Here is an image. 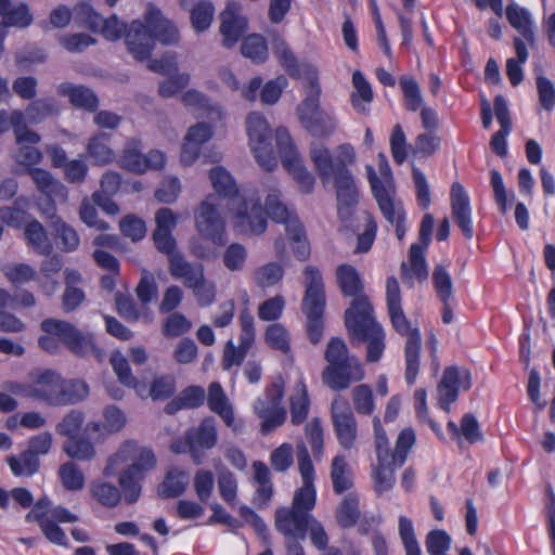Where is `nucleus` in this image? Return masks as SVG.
Returning <instances> with one entry per match:
<instances>
[{
    "label": "nucleus",
    "instance_id": "8fccbe9b",
    "mask_svg": "<svg viewBox=\"0 0 555 555\" xmlns=\"http://www.w3.org/2000/svg\"><path fill=\"white\" fill-rule=\"evenodd\" d=\"M288 241L291 242L295 257L305 261L310 256V246L306 237L305 227L301 221H293L286 231Z\"/></svg>",
    "mask_w": 555,
    "mask_h": 555
},
{
    "label": "nucleus",
    "instance_id": "20e7f679",
    "mask_svg": "<svg viewBox=\"0 0 555 555\" xmlns=\"http://www.w3.org/2000/svg\"><path fill=\"white\" fill-rule=\"evenodd\" d=\"M356 155L352 145L338 146V155L333 158L326 147H318L311 151V159L322 180H327L332 175L337 195V214L339 220L349 228L354 208L359 202V192L348 165L354 162Z\"/></svg>",
    "mask_w": 555,
    "mask_h": 555
},
{
    "label": "nucleus",
    "instance_id": "9d476101",
    "mask_svg": "<svg viewBox=\"0 0 555 555\" xmlns=\"http://www.w3.org/2000/svg\"><path fill=\"white\" fill-rule=\"evenodd\" d=\"M35 389L37 400L44 401L48 404H60L65 401L77 402L86 398L89 393V387L85 382L74 380L69 385V389L75 391L66 398L67 390L64 388L63 379L59 373L52 370H43L36 374Z\"/></svg>",
    "mask_w": 555,
    "mask_h": 555
},
{
    "label": "nucleus",
    "instance_id": "4c0bfd02",
    "mask_svg": "<svg viewBox=\"0 0 555 555\" xmlns=\"http://www.w3.org/2000/svg\"><path fill=\"white\" fill-rule=\"evenodd\" d=\"M28 175L43 196H67L65 185L43 168H29Z\"/></svg>",
    "mask_w": 555,
    "mask_h": 555
},
{
    "label": "nucleus",
    "instance_id": "b1692460",
    "mask_svg": "<svg viewBox=\"0 0 555 555\" xmlns=\"http://www.w3.org/2000/svg\"><path fill=\"white\" fill-rule=\"evenodd\" d=\"M65 289L62 295V309L65 313L75 311L85 300L86 294L78 285L82 283L81 273L77 269L64 271Z\"/></svg>",
    "mask_w": 555,
    "mask_h": 555
},
{
    "label": "nucleus",
    "instance_id": "ea45409f",
    "mask_svg": "<svg viewBox=\"0 0 555 555\" xmlns=\"http://www.w3.org/2000/svg\"><path fill=\"white\" fill-rule=\"evenodd\" d=\"M52 229L55 243L62 251L72 253L78 249L80 237L72 225L62 218H56L52 221Z\"/></svg>",
    "mask_w": 555,
    "mask_h": 555
},
{
    "label": "nucleus",
    "instance_id": "c03bdc74",
    "mask_svg": "<svg viewBox=\"0 0 555 555\" xmlns=\"http://www.w3.org/2000/svg\"><path fill=\"white\" fill-rule=\"evenodd\" d=\"M90 492L100 505L107 508L116 507L121 501L120 490L115 485L103 480L92 481Z\"/></svg>",
    "mask_w": 555,
    "mask_h": 555
},
{
    "label": "nucleus",
    "instance_id": "13d9d810",
    "mask_svg": "<svg viewBox=\"0 0 555 555\" xmlns=\"http://www.w3.org/2000/svg\"><path fill=\"white\" fill-rule=\"evenodd\" d=\"M283 167L292 175L301 193L310 194L313 192L315 178L307 170L302 164L301 157L292 162V165L287 164Z\"/></svg>",
    "mask_w": 555,
    "mask_h": 555
},
{
    "label": "nucleus",
    "instance_id": "f8f14e48",
    "mask_svg": "<svg viewBox=\"0 0 555 555\" xmlns=\"http://www.w3.org/2000/svg\"><path fill=\"white\" fill-rule=\"evenodd\" d=\"M284 384L272 383L267 386L262 397L254 403V412L260 418V431L269 435L281 427L286 421V409L282 405L284 397Z\"/></svg>",
    "mask_w": 555,
    "mask_h": 555
},
{
    "label": "nucleus",
    "instance_id": "2eb2a0df",
    "mask_svg": "<svg viewBox=\"0 0 555 555\" xmlns=\"http://www.w3.org/2000/svg\"><path fill=\"white\" fill-rule=\"evenodd\" d=\"M238 321L241 326L238 345L235 346L232 340L225 344L222 357L223 370H230L232 366L241 365L255 344V322L248 309L241 311Z\"/></svg>",
    "mask_w": 555,
    "mask_h": 555
},
{
    "label": "nucleus",
    "instance_id": "0eeeda50",
    "mask_svg": "<svg viewBox=\"0 0 555 555\" xmlns=\"http://www.w3.org/2000/svg\"><path fill=\"white\" fill-rule=\"evenodd\" d=\"M326 366L322 372L323 383L334 391L347 389L352 383L361 382L364 367L356 354H351L345 340L332 337L324 351Z\"/></svg>",
    "mask_w": 555,
    "mask_h": 555
},
{
    "label": "nucleus",
    "instance_id": "79ce46f5",
    "mask_svg": "<svg viewBox=\"0 0 555 555\" xmlns=\"http://www.w3.org/2000/svg\"><path fill=\"white\" fill-rule=\"evenodd\" d=\"M119 164L131 172L144 173L146 171L145 157L141 152L140 140L132 138L126 143Z\"/></svg>",
    "mask_w": 555,
    "mask_h": 555
},
{
    "label": "nucleus",
    "instance_id": "a19ab883",
    "mask_svg": "<svg viewBox=\"0 0 555 555\" xmlns=\"http://www.w3.org/2000/svg\"><path fill=\"white\" fill-rule=\"evenodd\" d=\"M505 14L511 26L519 31L527 41L532 42L534 34L528 10L516 3H509L505 9Z\"/></svg>",
    "mask_w": 555,
    "mask_h": 555
},
{
    "label": "nucleus",
    "instance_id": "69168bd1",
    "mask_svg": "<svg viewBox=\"0 0 555 555\" xmlns=\"http://www.w3.org/2000/svg\"><path fill=\"white\" fill-rule=\"evenodd\" d=\"M283 275L284 269L280 263L269 262L255 271L254 280L259 287L266 288L278 284Z\"/></svg>",
    "mask_w": 555,
    "mask_h": 555
},
{
    "label": "nucleus",
    "instance_id": "603ef678",
    "mask_svg": "<svg viewBox=\"0 0 555 555\" xmlns=\"http://www.w3.org/2000/svg\"><path fill=\"white\" fill-rule=\"evenodd\" d=\"M214 16L215 7L208 0L197 2L190 12L191 24L196 33L207 30L214 21Z\"/></svg>",
    "mask_w": 555,
    "mask_h": 555
},
{
    "label": "nucleus",
    "instance_id": "37998d69",
    "mask_svg": "<svg viewBox=\"0 0 555 555\" xmlns=\"http://www.w3.org/2000/svg\"><path fill=\"white\" fill-rule=\"evenodd\" d=\"M308 85L309 91L297 108L300 121L309 120L313 115L322 112L320 107L321 88L315 74L309 77Z\"/></svg>",
    "mask_w": 555,
    "mask_h": 555
},
{
    "label": "nucleus",
    "instance_id": "f03ea898",
    "mask_svg": "<svg viewBox=\"0 0 555 555\" xmlns=\"http://www.w3.org/2000/svg\"><path fill=\"white\" fill-rule=\"evenodd\" d=\"M336 282L344 297H352L345 311V326L351 340L366 344V361L378 362L386 348V333L374 315V307L357 269L349 263L336 268Z\"/></svg>",
    "mask_w": 555,
    "mask_h": 555
},
{
    "label": "nucleus",
    "instance_id": "1a4fd4ad",
    "mask_svg": "<svg viewBox=\"0 0 555 555\" xmlns=\"http://www.w3.org/2000/svg\"><path fill=\"white\" fill-rule=\"evenodd\" d=\"M383 181L377 177L373 167H369V182L374 198L376 199L383 217L387 222L395 225L396 236L401 242L406 233V216L401 205H396L393 201L392 175L388 164L380 167Z\"/></svg>",
    "mask_w": 555,
    "mask_h": 555
},
{
    "label": "nucleus",
    "instance_id": "f3484780",
    "mask_svg": "<svg viewBox=\"0 0 555 555\" xmlns=\"http://www.w3.org/2000/svg\"><path fill=\"white\" fill-rule=\"evenodd\" d=\"M434 224V216L431 214H425L420 224V242L413 243L409 250L411 271L420 282L428 278V266L425 254L431 243Z\"/></svg>",
    "mask_w": 555,
    "mask_h": 555
},
{
    "label": "nucleus",
    "instance_id": "0e129e2a",
    "mask_svg": "<svg viewBox=\"0 0 555 555\" xmlns=\"http://www.w3.org/2000/svg\"><path fill=\"white\" fill-rule=\"evenodd\" d=\"M59 477L63 487L69 491L81 490L85 486V476L74 462H66L59 468Z\"/></svg>",
    "mask_w": 555,
    "mask_h": 555
},
{
    "label": "nucleus",
    "instance_id": "6e6552de",
    "mask_svg": "<svg viewBox=\"0 0 555 555\" xmlns=\"http://www.w3.org/2000/svg\"><path fill=\"white\" fill-rule=\"evenodd\" d=\"M306 292L301 309L307 317L306 332L311 344L321 341L324 331V312L326 307L325 287L321 271L314 266H307L305 271Z\"/></svg>",
    "mask_w": 555,
    "mask_h": 555
},
{
    "label": "nucleus",
    "instance_id": "f257e3e1",
    "mask_svg": "<svg viewBox=\"0 0 555 555\" xmlns=\"http://www.w3.org/2000/svg\"><path fill=\"white\" fill-rule=\"evenodd\" d=\"M209 178L217 195L210 194L202 202L195 217L198 232L217 246L225 245V222L218 206L221 199H227L229 209L234 214V227L238 233L262 234L268 223L258 192L253 190L240 193L234 178L221 166L210 169Z\"/></svg>",
    "mask_w": 555,
    "mask_h": 555
},
{
    "label": "nucleus",
    "instance_id": "dca6fc26",
    "mask_svg": "<svg viewBox=\"0 0 555 555\" xmlns=\"http://www.w3.org/2000/svg\"><path fill=\"white\" fill-rule=\"evenodd\" d=\"M173 271L172 278L182 281L186 288L193 291L198 306L212 305L216 299V288L214 284L207 283L202 263L177 264Z\"/></svg>",
    "mask_w": 555,
    "mask_h": 555
},
{
    "label": "nucleus",
    "instance_id": "4be33fe9",
    "mask_svg": "<svg viewBox=\"0 0 555 555\" xmlns=\"http://www.w3.org/2000/svg\"><path fill=\"white\" fill-rule=\"evenodd\" d=\"M212 137L209 124L201 121L190 127L181 146L180 162L184 166L193 165L201 155L202 145Z\"/></svg>",
    "mask_w": 555,
    "mask_h": 555
},
{
    "label": "nucleus",
    "instance_id": "5701e85b",
    "mask_svg": "<svg viewBox=\"0 0 555 555\" xmlns=\"http://www.w3.org/2000/svg\"><path fill=\"white\" fill-rule=\"evenodd\" d=\"M60 96L68 98L70 104L87 112L94 113L99 108L98 95L88 87L73 85L70 82L60 83L57 87Z\"/></svg>",
    "mask_w": 555,
    "mask_h": 555
},
{
    "label": "nucleus",
    "instance_id": "c9c22d12",
    "mask_svg": "<svg viewBox=\"0 0 555 555\" xmlns=\"http://www.w3.org/2000/svg\"><path fill=\"white\" fill-rule=\"evenodd\" d=\"M111 134L98 132L93 134L88 142L87 152L96 166H105L115 159V153L108 145Z\"/></svg>",
    "mask_w": 555,
    "mask_h": 555
},
{
    "label": "nucleus",
    "instance_id": "2f4dec72",
    "mask_svg": "<svg viewBox=\"0 0 555 555\" xmlns=\"http://www.w3.org/2000/svg\"><path fill=\"white\" fill-rule=\"evenodd\" d=\"M217 429L212 417L204 418L196 428L185 434L186 444L197 446L202 449H212L217 443Z\"/></svg>",
    "mask_w": 555,
    "mask_h": 555
},
{
    "label": "nucleus",
    "instance_id": "774afa93",
    "mask_svg": "<svg viewBox=\"0 0 555 555\" xmlns=\"http://www.w3.org/2000/svg\"><path fill=\"white\" fill-rule=\"evenodd\" d=\"M451 537L447 531L434 529L426 535V551L429 555H446L451 547Z\"/></svg>",
    "mask_w": 555,
    "mask_h": 555
},
{
    "label": "nucleus",
    "instance_id": "423d86ee",
    "mask_svg": "<svg viewBox=\"0 0 555 555\" xmlns=\"http://www.w3.org/2000/svg\"><path fill=\"white\" fill-rule=\"evenodd\" d=\"M386 306L390 324L393 331L405 336V382L412 386L415 384L420 372V352L422 347V334L417 327L412 328L411 321L404 313L399 282L396 276L386 280Z\"/></svg>",
    "mask_w": 555,
    "mask_h": 555
},
{
    "label": "nucleus",
    "instance_id": "412c9836",
    "mask_svg": "<svg viewBox=\"0 0 555 555\" xmlns=\"http://www.w3.org/2000/svg\"><path fill=\"white\" fill-rule=\"evenodd\" d=\"M220 34L225 48H233L244 36L247 29V18L240 14V5L229 2L220 14Z\"/></svg>",
    "mask_w": 555,
    "mask_h": 555
},
{
    "label": "nucleus",
    "instance_id": "3c124183",
    "mask_svg": "<svg viewBox=\"0 0 555 555\" xmlns=\"http://www.w3.org/2000/svg\"><path fill=\"white\" fill-rule=\"evenodd\" d=\"M74 22L82 28L98 33L102 24V15L88 2H79L73 9Z\"/></svg>",
    "mask_w": 555,
    "mask_h": 555
},
{
    "label": "nucleus",
    "instance_id": "4468645a",
    "mask_svg": "<svg viewBox=\"0 0 555 555\" xmlns=\"http://www.w3.org/2000/svg\"><path fill=\"white\" fill-rule=\"evenodd\" d=\"M331 420L340 447L345 450L352 449L358 438V422L346 398L337 396L333 400Z\"/></svg>",
    "mask_w": 555,
    "mask_h": 555
},
{
    "label": "nucleus",
    "instance_id": "e433bc0d",
    "mask_svg": "<svg viewBox=\"0 0 555 555\" xmlns=\"http://www.w3.org/2000/svg\"><path fill=\"white\" fill-rule=\"evenodd\" d=\"M272 50L280 65L284 68L287 75L293 79H300L302 74L299 62L287 42L279 35H275L272 40Z\"/></svg>",
    "mask_w": 555,
    "mask_h": 555
},
{
    "label": "nucleus",
    "instance_id": "49530a36",
    "mask_svg": "<svg viewBox=\"0 0 555 555\" xmlns=\"http://www.w3.org/2000/svg\"><path fill=\"white\" fill-rule=\"evenodd\" d=\"M242 54L255 64H262L268 60V44L263 36L251 34L244 38L241 46Z\"/></svg>",
    "mask_w": 555,
    "mask_h": 555
},
{
    "label": "nucleus",
    "instance_id": "f704fd0d",
    "mask_svg": "<svg viewBox=\"0 0 555 555\" xmlns=\"http://www.w3.org/2000/svg\"><path fill=\"white\" fill-rule=\"evenodd\" d=\"M447 429L452 439L457 441L461 438V434L470 444H475L483 439L480 425L475 415L472 413H466L462 416L460 427L455 424V422L449 421L447 423Z\"/></svg>",
    "mask_w": 555,
    "mask_h": 555
},
{
    "label": "nucleus",
    "instance_id": "6e6d98bb",
    "mask_svg": "<svg viewBox=\"0 0 555 555\" xmlns=\"http://www.w3.org/2000/svg\"><path fill=\"white\" fill-rule=\"evenodd\" d=\"M275 141L283 166L292 165V162L300 158L293 138L286 128L280 127L275 130Z\"/></svg>",
    "mask_w": 555,
    "mask_h": 555
},
{
    "label": "nucleus",
    "instance_id": "aec40b11",
    "mask_svg": "<svg viewBox=\"0 0 555 555\" xmlns=\"http://www.w3.org/2000/svg\"><path fill=\"white\" fill-rule=\"evenodd\" d=\"M451 214L454 223L465 238L474 236L470 198L460 182H453L450 190Z\"/></svg>",
    "mask_w": 555,
    "mask_h": 555
},
{
    "label": "nucleus",
    "instance_id": "e2e57ef3",
    "mask_svg": "<svg viewBox=\"0 0 555 555\" xmlns=\"http://www.w3.org/2000/svg\"><path fill=\"white\" fill-rule=\"evenodd\" d=\"M399 535L403 544L405 555H422L413 522L406 516L399 517Z\"/></svg>",
    "mask_w": 555,
    "mask_h": 555
},
{
    "label": "nucleus",
    "instance_id": "a211bd4d",
    "mask_svg": "<svg viewBox=\"0 0 555 555\" xmlns=\"http://www.w3.org/2000/svg\"><path fill=\"white\" fill-rule=\"evenodd\" d=\"M102 440V423L89 422L80 435L67 439L63 446L64 452L74 460L90 461L95 456L93 442Z\"/></svg>",
    "mask_w": 555,
    "mask_h": 555
},
{
    "label": "nucleus",
    "instance_id": "09e8293b",
    "mask_svg": "<svg viewBox=\"0 0 555 555\" xmlns=\"http://www.w3.org/2000/svg\"><path fill=\"white\" fill-rule=\"evenodd\" d=\"M12 474L16 477H31L38 473L40 468V460L31 453V451H23L18 457L9 456L7 460Z\"/></svg>",
    "mask_w": 555,
    "mask_h": 555
},
{
    "label": "nucleus",
    "instance_id": "39448f33",
    "mask_svg": "<svg viewBox=\"0 0 555 555\" xmlns=\"http://www.w3.org/2000/svg\"><path fill=\"white\" fill-rule=\"evenodd\" d=\"M40 330L43 334L38 337V347L48 354H60L65 347L78 358L102 357L103 351L96 345L94 334L80 331L69 321L47 318L41 321Z\"/></svg>",
    "mask_w": 555,
    "mask_h": 555
},
{
    "label": "nucleus",
    "instance_id": "a878e982",
    "mask_svg": "<svg viewBox=\"0 0 555 555\" xmlns=\"http://www.w3.org/2000/svg\"><path fill=\"white\" fill-rule=\"evenodd\" d=\"M153 241L156 249L167 256L168 270L171 276L175 274L173 269L177 264L181 266L190 263L183 254L177 249V242L172 235V232L154 230Z\"/></svg>",
    "mask_w": 555,
    "mask_h": 555
},
{
    "label": "nucleus",
    "instance_id": "393cba45",
    "mask_svg": "<svg viewBox=\"0 0 555 555\" xmlns=\"http://www.w3.org/2000/svg\"><path fill=\"white\" fill-rule=\"evenodd\" d=\"M399 467L395 466L393 461L385 452L378 453L377 464L373 467L372 473L374 490L378 496L393 488L395 473Z\"/></svg>",
    "mask_w": 555,
    "mask_h": 555
},
{
    "label": "nucleus",
    "instance_id": "864d4df0",
    "mask_svg": "<svg viewBox=\"0 0 555 555\" xmlns=\"http://www.w3.org/2000/svg\"><path fill=\"white\" fill-rule=\"evenodd\" d=\"M399 83L403 93L404 107L410 112H417L422 108L423 96L418 82L414 77L402 76Z\"/></svg>",
    "mask_w": 555,
    "mask_h": 555
},
{
    "label": "nucleus",
    "instance_id": "7c9ffc66",
    "mask_svg": "<svg viewBox=\"0 0 555 555\" xmlns=\"http://www.w3.org/2000/svg\"><path fill=\"white\" fill-rule=\"evenodd\" d=\"M207 403L209 409L218 414L228 427H234L233 409L229 404L224 390L219 383L212 382L208 386Z\"/></svg>",
    "mask_w": 555,
    "mask_h": 555
},
{
    "label": "nucleus",
    "instance_id": "58836bf2",
    "mask_svg": "<svg viewBox=\"0 0 555 555\" xmlns=\"http://www.w3.org/2000/svg\"><path fill=\"white\" fill-rule=\"evenodd\" d=\"M189 485V475L185 470L173 467L169 469L158 487V493L164 499H173L182 495Z\"/></svg>",
    "mask_w": 555,
    "mask_h": 555
},
{
    "label": "nucleus",
    "instance_id": "a18cd8bd",
    "mask_svg": "<svg viewBox=\"0 0 555 555\" xmlns=\"http://www.w3.org/2000/svg\"><path fill=\"white\" fill-rule=\"evenodd\" d=\"M264 341L270 349L284 354H289L292 351L291 334L281 323H272L267 326L264 331Z\"/></svg>",
    "mask_w": 555,
    "mask_h": 555
},
{
    "label": "nucleus",
    "instance_id": "cd10ccee",
    "mask_svg": "<svg viewBox=\"0 0 555 555\" xmlns=\"http://www.w3.org/2000/svg\"><path fill=\"white\" fill-rule=\"evenodd\" d=\"M281 192L276 189L272 190L266 197V206L262 207L264 218L268 217L276 223L285 225V231L293 221H300L298 217L288 209L281 199Z\"/></svg>",
    "mask_w": 555,
    "mask_h": 555
},
{
    "label": "nucleus",
    "instance_id": "338daca9",
    "mask_svg": "<svg viewBox=\"0 0 555 555\" xmlns=\"http://www.w3.org/2000/svg\"><path fill=\"white\" fill-rule=\"evenodd\" d=\"M56 112L55 101L52 98L37 99L26 107L28 120L39 124Z\"/></svg>",
    "mask_w": 555,
    "mask_h": 555
},
{
    "label": "nucleus",
    "instance_id": "c85d7f7f",
    "mask_svg": "<svg viewBox=\"0 0 555 555\" xmlns=\"http://www.w3.org/2000/svg\"><path fill=\"white\" fill-rule=\"evenodd\" d=\"M23 230L24 240L31 249L42 256L52 254L53 245L48 237L46 228L40 221L33 218L25 224Z\"/></svg>",
    "mask_w": 555,
    "mask_h": 555
},
{
    "label": "nucleus",
    "instance_id": "c756f323",
    "mask_svg": "<svg viewBox=\"0 0 555 555\" xmlns=\"http://www.w3.org/2000/svg\"><path fill=\"white\" fill-rule=\"evenodd\" d=\"M294 390L295 392L289 397L291 423L299 426L308 418L311 400L302 378L297 382Z\"/></svg>",
    "mask_w": 555,
    "mask_h": 555
},
{
    "label": "nucleus",
    "instance_id": "052dcab7",
    "mask_svg": "<svg viewBox=\"0 0 555 555\" xmlns=\"http://www.w3.org/2000/svg\"><path fill=\"white\" fill-rule=\"evenodd\" d=\"M20 199L14 202L12 206L0 207V220L9 228L21 230L33 217L23 208L18 207Z\"/></svg>",
    "mask_w": 555,
    "mask_h": 555
},
{
    "label": "nucleus",
    "instance_id": "bb28decb",
    "mask_svg": "<svg viewBox=\"0 0 555 555\" xmlns=\"http://www.w3.org/2000/svg\"><path fill=\"white\" fill-rule=\"evenodd\" d=\"M27 522H37L44 538L52 544L68 546L65 531L54 520L46 516V512L29 511L25 517Z\"/></svg>",
    "mask_w": 555,
    "mask_h": 555
},
{
    "label": "nucleus",
    "instance_id": "ddd939ff",
    "mask_svg": "<svg viewBox=\"0 0 555 555\" xmlns=\"http://www.w3.org/2000/svg\"><path fill=\"white\" fill-rule=\"evenodd\" d=\"M155 465L156 457L153 450L142 448L134 462L121 472L118 482L127 504H133L140 499L142 491L141 482L145 474L153 469Z\"/></svg>",
    "mask_w": 555,
    "mask_h": 555
},
{
    "label": "nucleus",
    "instance_id": "5fc2aeb1",
    "mask_svg": "<svg viewBox=\"0 0 555 555\" xmlns=\"http://www.w3.org/2000/svg\"><path fill=\"white\" fill-rule=\"evenodd\" d=\"M415 441L416 435L413 428L405 427L400 431L396 441V448L393 451H390V459L393 461L395 466H403Z\"/></svg>",
    "mask_w": 555,
    "mask_h": 555
},
{
    "label": "nucleus",
    "instance_id": "9b49d317",
    "mask_svg": "<svg viewBox=\"0 0 555 555\" xmlns=\"http://www.w3.org/2000/svg\"><path fill=\"white\" fill-rule=\"evenodd\" d=\"M246 130L254 156L261 168L272 171L278 166V159L271 143V128L264 116L251 112L246 119Z\"/></svg>",
    "mask_w": 555,
    "mask_h": 555
},
{
    "label": "nucleus",
    "instance_id": "6ab92c4d",
    "mask_svg": "<svg viewBox=\"0 0 555 555\" xmlns=\"http://www.w3.org/2000/svg\"><path fill=\"white\" fill-rule=\"evenodd\" d=\"M313 517L294 507H279L275 511V528L291 540H305Z\"/></svg>",
    "mask_w": 555,
    "mask_h": 555
},
{
    "label": "nucleus",
    "instance_id": "de8ad7c7",
    "mask_svg": "<svg viewBox=\"0 0 555 555\" xmlns=\"http://www.w3.org/2000/svg\"><path fill=\"white\" fill-rule=\"evenodd\" d=\"M360 515L359 499L352 493L346 495L336 509L337 524L344 529L353 527Z\"/></svg>",
    "mask_w": 555,
    "mask_h": 555
},
{
    "label": "nucleus",
    "instance_id": "680f3d73",
    "mask_svg": "<svg viewBox=\"0 0 555 555\" xmlns=\"http://www.w3.org/2000/svg\"><path fill=\"white\" fill-rule=\"evenodd\" d=\"M433 285L440 301H450L453 294V283L444 266L437 264L434 268Z\"/></svg>",
    "mask_w": 555,
    "mask_h": 555
},
{
    "label": "nucleus",
    "instance_id": "7ed1b4c3",
    "mask_svg": "<svg viewBox=\"0 0 555 555\" xmlns=\"http://www.w3.org/2000/svg\"><path fill=\"white\" fill-rule=\"evenodd\" d=\"M104 38L111 41L119 40L125 36V42L129 53L138 61H145L151 56L155 42L163 44L177 43L179 31L176 25L164 17L162 11L153 3H149L144 13V22L134 20L129 28L113 14L107 18L102 17L99 30Z\"/></svg>",
    "mask_w": 555,
    "mask_h": 555
},
{
    "label": "nucleus",
    "instance_id": "72a5a7b5",
    "mask_svg": "<svg viewBox=\"0 0 555 555\" xmlns=\"http://www.w3.org/2000/svg\"><path fill=\"white\" fill-rule=\"evenodd\" d=\"M331 480L336 494H343L353 487V474L345 455L338 454L332 460Z\"/></svg>",
    "mask_w": 555,
    "mask_h": 555
},
{
    "label": "nucleus",
    "instance_id": "bf43d9fd",
    "mask_svg": "<svg viewBox=\"0 0 555 555\" xmlns=\"http://www.w3.org/2000/svg\"><path fill=\"white\" fill-rule=\"evenodd\" d=\"M3 274L15 287L37 280V271L30 264L23 262L7 264L3 268Z\"/></svg>",
    "mask_w": 555,
    "mask_h": 555
},
{
    "label": "nucleus",
    "instance_id": "473e14b6",
    "mask_svg": "<svg viewBox=\"0 0 555 555\" xmlns=\"http://www.w3.org/2000/svg\"><path fill=\"white\" fill-rule=\"evenodd\" d=\"M352 85L354 90L351 92L350 101L353 108L360 114H367V105L373 102L374 93L371 83L362 72L356 70L352 74Z\"/></svg>",
    "mask_w": 555,
    "mask_h": 555
},
{
    "label": "nucleus",
    "instance_id": "4d7b16f0",
    "mask_svg": "<svg viewBox=\"0 0 555 555\" xmlns=\"http://www.w3.org/2000/svg\"><path fill=\"white\" fill-rule=\"evenodd\" d=\"M301 124L308 132L315 138L328 137L334 132L336 127L334 118L323 111L313 115L309 120H302Z\"/></svg>",
    "mask_w": 555,
    "mask_h": 555
}]
</instances>
